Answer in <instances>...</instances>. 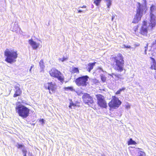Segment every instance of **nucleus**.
I'll return each mask as SVG.
<instances>
[{"label": "nucleus", "mask_w": 156, "mask_h": 156, "mask_svg": "<svg viewBox=\"0 0 156 156\" xmlns=\"http://www.w3.org/2000/svg\"><path fill=\"white\" fill-rule=\"evenodd\" d=\"M123 55L121 53H118L116 56H112L110 59L115 64L112 65L114 69L118 72H122L124 70V60Z\"/></svg>", "instance_id": "nucleus-1"}, {"label": "nucleus", "mask_w": 156, "mask_h": 156, "mask_svg": "<svg viewBox=\"0 0 156 156\" xmlns=\"http://www.w3.org/2000/svg\"><path fill=\"white\" fill-rule=\"evenodd\" d=\"M17 52V51L14 49H6L4 52V56L5 57V61L10 64L16 62L18 57Z\"/></svg>", "instance_id": "nucleus-2"}, {"label": "nucleus", "mask_w": 156, "mask_h": 156, "mask_svg": "<svg viewBox=\"0 0 156 156\" xmlns=\"http://www.w3.org/2000/svg\"><path fill=\"white\" fill-rule=\"evenodd\" d=\"M15 109L19 115L23 119L26 118L30 114V109L24 105H20L15 107Z\"/></svg>", "instance_id": "nucleus-3"}, {"label": "nucleus", "mask_w": 156, "mask_h": 156, "mask_svg": "<svg viewBox=\"0 0 156 156\" xmlns=\"http://www.w3.org/2000/svg\"><path fill=\"white\" fill-rule=\"evenodd\" d=\"M49 74L52 77L56 78L62 83L64 81V78L62 74L58 69L52 68L49 72Z\"/></svg>", "instance_id": "nucleus-4"}, {"label": "nucleus", "mask_w": 156, "mask_h": 156, "mask_svg": "<svg viewBox=\"0 0 156 156\" xmlns=\"http://www.w3.org/2000/svg\"><path fill=\"white\" fill-rule=\"evenodd\" d=\"M138 5L136 9V13L133 19L132 23H136L140 20L143 14V10L142 8L141 5L140 3L138 2Z\"/></svg>", "instance_id": "nucleus-5"}, {"label": "nucleus", "mask_w": 156, "mask_h": 156, "mask_svg": "<svg viewBox=\"0 0 156 156\" xmlns=\"http://www.w3.org/2000/svg\"><path fill=\"white\" fill-rule=\"evenodd\" d=\"M98 106L102 108L106 109L108 106L107 102L104 96L99 94L95 95Z\"/></svg>", "instance_id": "nucleus-6"}, {"label": "nucleus", "mask_w": 156, "mask_h": 156, "mask_svg": "<svg viewBox=\"0 0 156 156\" xmlns=\"http://www.w3.org/2000/svg\"><path fill=\"white\" fill-rule=\"evenodd\" d=\"M89 78L87 75L83 76L76 78L75 80L76 84L78 86L86 87L88 84Z\"/></svg>", "instance_id": "nucleus-7"}, {"label": "nucleus", "mask_w": 156, "mask_h": 156, "mask_svg": "<svg viewBox=\"0 0 156 156\" xmlns=\"http://www.w3.org/2000/svg\"><path fill=\"white\" fill-rule=\"evenodd\" d=\"M112 99L108 103V105L111 108L116 109L121 104V101L115 96H112Z\"/></svg>", "instance_id": "nucleus-8"}, {"label": "nucleus", "mask_w": 156, "mask_h": 156, "mask_svg": "<svg viewBox=\"0 0 156 156\" xmlns=\"http://www.w3.org/2000/svg\"><path fill=\"white\" fill-rule=\"evenodd\" d=\"M44 87L45 89L48 90L49 93L50 94L55 93L57 89L56 85L52 82L44 83Z\"/></svg>", "instance_id": "nucleus-9"}, {"label": "nucleus", "mask_w": 156, "mask_h": 156, "mask_svg": "<svg viewBox=\"0 0 156 156\" xmlns=\"http://www.w3.org/2000/svg\"><path fill=\"white\" fill-rule=\"evenodd\" d=\"M82 98L84 103L88 105L92 104L94 102L92 97L89 94L84 93L82 96Z\"/></svg>", "instance_id": "nucleus-10"}, {"label": "nucleus", "mask_w": 156, "mask_h": 156, "mask_svg": "<svg viewBox=\"0 0 156 156\" xmlns=\"http://www.w3.org/2000/svg\"><path fill=\"white\" fill-rule=\"evenodd\" d=\"M18 85L15 86L14 87L15 90L13 95V97L14 98L20 96L22 94V91L20 87V85L18 84Z\"/></svg>", "instance_id": "nucleus-11"}, {"label": "nucleus", "mask_w": 156, "mask_h": 156, "mask_svg": "<svg viewBox=\"0 0 156 156\" xmlns=\"http://www.w3.org/2000/svg\"><path fill=\"white\" fill-rule=\"evenodd\" d=\"M150 16V22L149 23V26L151 28L155 27L156 25V19L155 18V16L154 14H152Z\"/></svg>", "instance_id": "nucleus-12"}, {"label": "nucleus", "mask_w": 156, "mask_h": 156, "mask_svg": "<svg viewBox=\"0 0 156 156\" xmlns=\"http://www.w3.org/2000/svg\"><path fill=\"white\" fill-rule=\"evenodd\" d=\"M28 42L34 49H36L39 47L40 45L39 43H37L36 42L34 41L32 39L29 40Z\"/></svg>", "instance_id": "nucleus-13"}, {"label": "nucleus", "mask_w": 156, "mask_h": 156, "mask_svg": "<svg viewBox=\"0 0 156 156\" xmlns=\"http://www.w3.org/2000/svg\"><path fill=\"white\" fill-rule=\"evenodd\" d=\"M96 62H94L93 63H89L86 65L85 67L86 69L89 73H90L94 68Z\"/></svg>", "instance_id": "nucleus-14"}, {"label": "nucleus", "mask_w": 156, "mask_h": 156, "mask_svg": "<svg viewBox=\"0 0 156 156\" xmlns=\"http://www.w3.org/2000/svg\"><path fill=\"white\" fill-rule=\"evenodd\" d=\"M140 33L144 36H147L148 33V29L147 27L141 26L140 30Z\"/></svg>", "instance_id": "nucleus-15"}, {"label": "nucleus", "mask_w": 156, "mask_h": 156, "mask_svg": "<svg viewBox=\"0 0 156 156\" xmlns=\"http://www.w3.org/2000/svg\"><path fill=\"white\" fill-rule=\"evenodd\" d=\"M22 152L23 154V156H27V150L26 149H23ZM27 156H33L32 153L31 152L29 151L28 153V155Z\"/></svg>", "instance_id": "nucleus-16"}, {"label": "nucleus", "mask_w": 156, "mask_h": 156, "mask_svg": "<svg viewBox=\"0 0 156 156\" xmlns=\"http://www.w3.org/2000/svg\"><path fill=\"white\" fill-rule=\"evenodd\" d=\"M70 72L72 74H74L75 73L78 74L80 72L78 68L74 67L73 68L71 71H70Z\"/></svg>", "instance_id": "nucleus-17"}, {"label": "nucleus", "mask_w": 156, "mask_h": 156, "mask_svg": "<svg viewBox=\"0 0 156 156\" xmlns=\"http://www.w3.org/2000/svg\"><path fill=\"white\" fill-rule=\"evenodd\" d=\"M156 6L154 5H152L150 7V16H151L152 14H153V12L156 10Z\"/></svg>", "instance_id": "nucleus-18"}, {"label": "nucleus", "mask_w": 156, "mask_h": 156, "mask_svg": "<svg viewBox=\"0 0 156 156\" xmlns=\"http://www.w3.org/2000/svg\"><path fill=\"white\" fill-rule=\"evenodd\" d=\"M126 90V88L125 87H122L121 88H120L119 90H117L115 93V95L120 94L121 93L122 91H124Z\"/></svg>", "instance_id": "nucleus-19"}, {"label": "nucleus", "mask_w": 156, "mask_h": 156, "mask_svg": "<svg viewBox=\"0 0 156 156\" xmlns=\"http://www.w3.org/2000/svg\"><path fill=\"white\" fill-rule=\"evenodd\" d=\"M63 89L64 90L66 91L70 90L72 91H75V90L73 88V87L72 86L65 87H64Z\"/></svg>", "instance_id": "nucleus-20"}, {"label": "nucleus", "mask_w": 156, "mask_h": 156, "mask_svg": "<svg viewBox=\"0 0 156 156\" xmlns=\"http://www.w3.org/2000/svg\"><path fill=\"white\" fill-rule=\"evenodd\" d=\"M136 143L133 140L132 138L129 139V140L128 142V145H136Z\"/></svg>", "instance_id": "nucleus-21"}, {"label": "nucleus", "mask_w": 156, "mask_h": 156, "mask_svg": "<svg viewBox=\"0 0 156 156\" xmlns=\"http://www.w3.org/2000/svg\"><path fill=\"white\" fill-rule=\"evenodd\" d=\"M106 2V5L108 8H110L112 4V2L111 0H105Z\"/></svg>", "instance_id": "nucleus-22"}, {"label": "nucleus", "mask_w": 156, "mask_h": 156, "mask_svg": "<svg viewBox=\"0 0 156 156\" xmlns=\"http://www.w3.org/2000/svg\"><path fill=\"white\" fill-rule=\"evenodd\" d=\"M101 0H95L94 1V3L97 6H98L101 3Z\"/></svg>", "instance_id": "nucleus-23"}, {"label": "nucleus", "mask_w": 156, "mask_h": 156, "mask_svg": "<svg viewBox=\"0 0 156 156\" xmlns=\"http://www.w3.org/2000/svg\"><path fill=\"white\" fill-rule=\"evenodd\" d=\"M39 66L42 69H43L44 67V63L43 62V61L42 59H41L39 63Z\"/></svg>", "instance_id": "nucleus-24"}, {"label": "nucleus", "mask_w": 156, "mask_h": 156, "mask_svg": "<svg viewBox=\"0 0 156 156\" xmlns=\"http://www.w3.org/2000/svg\"><path fill=\"white\" fill-rule=\"evenodd\" d=\"M150 68L152 70L156 69V63H153L151 65Z\"/></svg>", "instance_id": "nucleus-25"}, {"label": "nucleus", "mask_w": 156, "mask_h": 156, "mask_svg": "<svg viewBox=\"0 0 156 156\" xmlns=\"http://www.w3.org/2000/svg\"><path fill=\"white\" fill-rule=\"evenodd\" d=\"M101 80L103 82H105L106 79V77L105 76L102 75L101 76Z\"/></svg>", "instance_id": "nucleus-26"}, {"label": "nucleus", "mask_w": 156, "mask_h": 156, "mask_svg": "<svg viewBox=\"0 0 156 156\" xmlns=\"http://www.w3.org/2000/svg\"><path fill=\"white\" fill-rule=\"evenodd\" d=\"M151 47L153 48L154 49H156V40L152 43Z\"/></svg>", "instance_id": "nucleus-27"}, {"label": "nucleus", "mask_w": 156, "mask_h": 156, "mask_svg": "<svg viewBox=\"0 0 156 156\" xmlns=\"http://www.w3.org/2000/svg\"><path fill=\"white\" fill-rule=\"evenodd\" d=\"M72 106L74 107L76 106V105L75 104L73 103V102H71L70 103L69 105V108L70 109H72Z\"/></svg>", "instance_id": "nucleus-28"}, {"label": "nucleus", "mask_w": 156, "mask_h": 156, "mask_svg": "<svg viewBox=\"0 0 156 156\" xmlns=\"http://www.w3.org/2000/svg\"><path fill=\"white\" fill-rule=\"evenodd\" d=\"M139 156H145V153L143 151H140L138 152Z\"/></svg>", "instance_id": "nucleus-29"}, {"label": "nucleus", "mask_w": 156, "mask_h": 156, "mask_svg": "<svg viewBox=\"0 0 156 156\" xmlns=\"http://www.w3.org/2000/svg\"><path fill=\"white\" fill-rule=\"evenodd\" d=\"M17 148L18 149H20L22 147H24V146L23 145L18 144L16 145Z\"/></svg>", "instance_id": "nucleus-30"}, {"label": "nucleus", "mask_w": 156, "mask_h": 156, "mask_svg": "<svg viewBox=\"0 0 156 156\" xmlns=\"http://www.w3.org/2000/svg\"><path fill=\"white\" fill-rule=\"evenodd\" d=\"M67 59V58L65 57H63L62 58H60L59 59V61H61L62 62H63L65 61Z\"/></svg>", "instance_id": "nucleus-31"}, {"label": "nucleus", "mask_w": 156, "mask_h": 156, "mask_svg": "<svg viewBox=\"0 0 156 156\" xmlns=\"http://www.w3.org/2000/svg\"><path fill=\"white\" fill-rule=\"evenodd\" d=\"M147 24V21H143V24L142 25V26H143L144 27V26H146Z\"/></svg>", "instance_id": "nucleus-32"}, {"label": "nucleus", "mask_w": 156, "mask_h": 156, "mask_svg": "<svg viewBox=\"0 0 156 156\" xmlns=\"http://www.w3.org/2000/svg\"><path fill=\"white\" fill-rule=\"evenodd\" d=\"M115 76L119 78H121L122 76V75L116 74L115 75Z\"/></svg>", "instance_id": "nucleus-33"}, {"label": "nucleus", "mask_w": 156, "mask_h": 156, "mask_svg": "<svg viewBox=\"0 0 156 156\" xmlns=\"http://www.w3.org/2000/svg\"><path fill=\"white\" fill-rule=\"evenodd\" d=\"M150 58L151 60H152V63H156L155 60L154 58H153L152 57H150Z\"/></svg>", "instance_id": "nucleus-34"}, {"label": "nucleus", "mask_w": 156, "mask_h": 156, "mask_svg": "<svg viewBox=\"0 0 156 156\" xmlns=\"http://www.w3.org/2000/svg\"><path fill=\"white\" fill-rule=\"evenodd\" d=\"M125 47L127 48H131V47L129 45H128V46H125Z\"/></svg>", "instance_id": "nucleus-35"}, {"label": "nucleus", "mask_w": 156, "mask_h": 156, "mask_svg": "<svg viewBox=\"0 0 156 156\" xmlns=\"http://www.w3.org/2000/svg\"><path fill=\"white\" fill-rule=\"evenodd\" d=\"M80 8H87V6L85 5H83L82 6L80 7Z\"/></svg>", "instance_id": "nucleus-36"}, {"label": "nucleus", "mask_w": 156, "mask_h": 156, "mask_svg": "<svg viewBox=\"0 0 156 156\" xmlns=\"http://www.w3.org/2000/svg\"><path fill=\"white\" fill-rule=\"evenodd\" d=\"M40 122H41L43 124H44V120L43 119H41L40 120Z\"/></svg>", "instance_id": "nucleus-37"}, {"label": "nucleus", "mask_w": 156, "mask_h": 156, "mask_svg": "<svg viewBox=\"0 0 156 156\" xmlns=\"http://www.w3.org/2000/svg\"><path fill=\"white\" fill-rule=\"evenodd\" d=\"M115 17V15H113L112 16V21L114 19V18Z\"/></svg>", "instance_id": "nucleus-38"}, {"label": "nucleus", "mask_w": 156, "mask_h": 156, "mask_svg": "<svg viewBox=\"0 0 156 156\" xmlns=\"http://www.w3.org/2000/svg\"><path fill=\"white\" fill-rule=\"evenodd\" d=\"M83 11L82 10H79L78 11V13H80L81 12H83Z\"/></svg>", "instance_id": "nucleus-39"}, {"label": "nucleus", "mask_w": 156, "mask_h": 156, "mask_svg": "<svg viewBox=\"0 0 156 156\" xmlns=\"http://www.w3.org/2000/svg\"><path fill=\"white\" fill-rule=\"evenodd\" d=\"M34 67V66H31V67H30V72L31 71V70L32 69V68Z\"/></svg>", "instance_id": "nucleus-40"}, {"label": "nucleus", "mask_w": 156, "mask_h": 156, "mask_svg": "<svg viewBox=\"0 0 156 156\" xmlns=\"http://www.w3.org/2000/svg\"><path fill=\"white\" fill-rule=\"evenodd\" d=\"M139 45H140V44H135V47H137V46H139Z\"/></svg>", "instance_id": "nucleus-41"}, {"label": "nucleus", "mask_w": 156, "mask_h": 156, "mask_svg": "<svg viewBox=\"0 0 156 156\" xmlns=\"http://www.w3.org/2000/svg\"><path fill=\"white\" fill-rule=\"evenodd\" d=\"M138 27H137V28H136V30H138Z\"/></svg>", "instance_id": "nucleus-42"}]
</instances>
